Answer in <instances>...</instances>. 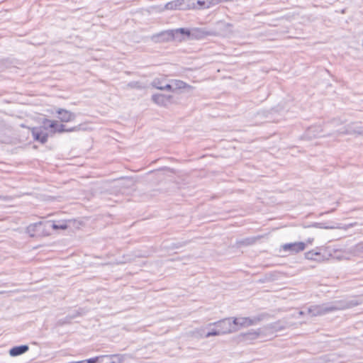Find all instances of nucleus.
Instances as JSON below:
<instances>
[{
	"label": "nucleus",
	"mask_w": 363,
	"mask_h": 363,
	"mask_svg": "<svg viewBox=\"0 0 363 363\" xmlns=\"http://www.w3.org/2000/svg\"><path fill=\"white\" fill-rule=\"evenodd\" d=\"M350 307V304L343 301L326 303L321 305H313L308 308V313L312 316H318L330 312L341 311Z\"/></svg>",
	"instance_id": "1"
},
{
	"label": "nucleus",
	"mask_w": 363,
	"mask_h": 363,
	"mask_svg": "<svg viewBox=\"0 0 363 363\" xmlns=\"http://www.w3.org/2000/svg\"><path fill=\"white\" fill-rule=\"evenodd\" d=\"M179 32L182 37L185 40H201L206 36H215L217 35L216 31L208 30L206 28H179Z\"/></svg>",
	"instance_id": "2"
},
{
	"label": "nucleus",
	"mask_w": 363,
	"mask_h": 363,
	"mask_svg": "<svg viewBox=\"0 0 363 363\" xmlns=\"http://www.w3.org/2000/svg\"><path fill=\"white\" fill-rule=\"evenodd\" d=\"M179 28L165 30L151 35L150 39L155 43H167L170 41H184Z\"/></svg>",
	"instance_id": "3"
},
{
	"label": "nucleus",
	"mask_w": 363,
	"mask_h": 363,
	"mask_svg": "<svg viewBox=\"0 0 363 363\" xmlns=\"http://www.w3.org/2000/svg\"><path fill=\"white\" fill-rule=\"evenodd\" d=\"M43 124H44L45 127L48 128V129L50 130V132L53 134L77 132L82 129L81 125L67 128L65 125L60 123L58 121L50 120L48 118L43 119Z\"/></svg>",
	"instance_id": "4"
},
{
	"label": "nucleus",
	"mask_w": 363,
	"mask_h": 363,
	"mask_svg": "<svg viewBox=\"0 0 363 363\" xmlns=\"http://www.w3.org/2000/svg\"><path fill=\"white\" fill-rule=\"evenodd\" d=\"M212 325L217 327L219 331L222 332V335L236 332V327L233 325L231 318H223L216 322L210 323L208 327Z\"/></svg>",
	"instance_id": "5"
},
{
	"label": "nucleus",
	"mask_w": 363,
	"mask_h": 363,
	"mask_svg": "<svg viewBox=\"0 0 363 363\" xmlns=\"http://www.w3.org/2000/svg\"><path fill=\"white\" fill-rule=\"evenodd\" d=\"M48 228H45V222H38L30 224L26 228V232L32 238L35 236H46L49 235L50 232L47 231Z\"/></svg>",
	"instance_id": "6"
},
{
	"label": "nucleus",
	"mask_w": 363,
	"mask_h": 363,
	"mask_svg": "<svg viewBox=\"0 0 363 363\" xmlns=\"http://www.w3.org/2000/svg\"><path fill=\"white\" fill-rule=\"evenodd\" d=\"M48 128L45 127L44 124L40 126L32 128L31 133L33 140L40 143L41 144H45L48 139Z\"/></svg>",
	"instance_id": "7"
},
{
	"label": "nucleus",
	"mask_w": 363,
	"mask_h": 363,
	"mask_svg": "<svg viewBox=\"0 0 363 363\" xmlns=\"http://www.w3.org/2000/svg\"><path fill=\"white\" fill-rule=\"evenodd\" d=\"M151 99L153 103L162 107H167L175 102L172 95H166L163 94H152Z\"/></svg>",
	"instance_id": "8"
},
{
	"label": "nucleus",
	"mask_w": 363,
	"mask_h": 363,
	"mask_svg": "<svg viewBox=\"0 0 363 363\" xmlns=\"http://www.w3.org/2000/svg\"><path fill=\"white\" fill-rule=\"evenodd\" d=\"M57 118L62 123H68L74 121L77 117L76 113L65 108H58L55 110Z\"/></svg>",
	"instance_id": "9"
},
{
	"label": "nucleus",
	"mask_w": 363,
	"mask_h": 363,
	"mask_svg": "<svg viewBox=\"0 0 363 363\" xmlns=\"http://www.w3.org/2000/svg\"><path fill=\"white\" fill-rule=\"evenodd\" d=\"M306 247V245L303 242H295L284 244L281 246V249L284 252H289L292 254H296L303 251Z\"/></svg>",
	"instance_id": "10"
},
{
	"label": "nucleus",
	"mask_w": 363,
	"mask_h": 363,
	"mask_svg": "<svg viewBox=\"0 0 363 363\" xmlns=\"http://www.w3.org/2000/svg\"><path fill=\"white\" fill-rule=\"evenodd\" d=\"M323 135L321 126L320 125H314L306 129L303 136L308 140H311L312 138H319Z\"/></svg>",
	"instance_id": "11"
},
{
	"label": "nucleus",
	"mask_w": 363,
	"mask_h": 363,
	"mask_svg": "<svg viewBox=\"0 0 363 363\" xmlns=\"http://www.w3.org/2000/svg\"><path fill=\"white\" fill-rule=\"evenodd\" d=\"M45 228L52 229L54 230H66L68 228V225L66 220H60L57 223L51 220H47L45 222Z\"/></svg>",
	"instance_id": "12"
},
{
	"label": "nucleus",
	"mask_w": 363,
	"mask_h": 363,
	"mask_svg": "<svg viewBox=\"0 0 363 363\" xmlns=\"http://www.w3.org/2000/svg\"><path fill=\"white\" fill-rule=\"evenodd\" d=\"M260 333H261L260 329H258L257 330H250L247 333H242L240 335V340L245 341V342L252 341V340L257 339L259 336Z\"/></svg>",
	"instance_id": "13"
},
{
	"label": "nucleus",
	"mask_w": 363,
	"mask_h": 363,
	"mask_svg": "<svg viewBox=\"0 0 363 363\" xmlns=\"http://www.w3.org/2000/svg\"><path fill=\"white\" fill-rule=\"evenodd\" d=\"M29 350V347L27 345H21L11 347L9 350V354L11 357H17L21 355Z\"/></svg>",
	"instance_id": "14"
},
{
	"label": "nucleus",
	"mask_w": 363,
	"mask_h": 363,
	"mask_svg": "<svg viewBox=\"0 0 363 363\" xmlns=\"http://www.w3.org/2000/svg\"><path fill=\"white\" fill-rule=\"evenodd\" d=\"M178 10H189L195 7V0H177Z\"/></svg>",
	"instance_id": "15"
},
{
	"label": "nucleus",
	"mask_w": 363,
	"mask_h": 363,
	"mask_svg": "<svg viewBox=\"0 0 363 363\" xmlns=\"http://www.w3.org/2000/svg\"><path fill=\"white\" fill-rule=\"evenodd\" d=\"M260 238L259 236L248 237L236 241V245L238 247H246L254 245Z\"/></svg>",
	"instance_id": "16"
},
{
	"label": "nucleus",
	"mask_w": 363,
	"mask_h": 363,
	"mask_svg": "<svg viewBox=\"0 0 363 363\" xmlns=\"http://www.w3.org/2000/svg\"><path fill=\"white\" fill-rule=\"evenodd\" d=\"M199 334L201 336L208 338L211 336H218L222 335V332L219 331L217 327L208 330L206 332V329H201L199 331Z\"/></svg>",
	"instance_id": "17"
},
{
	"label": "nucleus",
	"mask_w": 363,
	"mask_h": 363,
	"mask_svg": "<svg viewBox=\"0 0 363 363\" xmlns=\"http://www.w3.org/2000/svg\"><path fill=\"white\" fill-rule=\"evenodd\" d=\"M305 258L308 260L320 261L323 259L321 254L315 250H310L305 253Z\"/></svg>",
	"instance_id": "18"
},
{
	"label": "nucleus",
	"mask_w": 363,
	"mask_h": 363,
	"mask_svg": "<svg viewBox=\"0 0 363 363\" xmlns=\"http://www.w3.org/2000/svg\"><path fill=\"white\" fill-rule=\"evenodd\" d=\"M233 325L236 327V331L240 328L246 327L247 317L231 318Z\"/></svg>",
	"instance_id": "19"
},
{
	"label": "nucleus",
	"mask_w": 363,
	"mask_h": 363,
	"mask_svg": "<svg viewBox=\"0 0 363 363\" xmlns=\"http://www.w3.org/2000/svg\"><path fill=\"white\" fill-rule=\"evenodd\" d=\"M264 316V315L261 314V315H259L257 316H255L252 318L247 317L246 327L256 325L257 323H258L259 322H260L261 320H263Z\"/></svg>",
	"instance_id": "20"
},
{
	"label": "nucleus",
	"mask_w": 363,
	"mask_h": 363,
	"mask_svg": "<svg viewBox=\"0 0 363 363\" xmlns=\"http://www.w3.org/2000/svg\"><path fill=\"white\" fill-rule=\"evenodd\" d=\"M172 82V84L174 85V91L176 90L184 89L187 86H189L186 82H184L182 80L174 79Z\"/></svg>",
	"instance_id": "21"
},
{
	"label": "nucleus",
	"mask_w": 363,
	"mask_h": 363,
	"mask_svg": "<svg viewBox=\"0 0 363 363\" xmlns=\"http://www.w3.org/2000/svg\"><path fill=\"white\" fill-rule=\"evenodd\" d=\"M125 354H111L112 363H122L124 361Z\"/></svg>",
	"instance_id": "22"
},
{
	"label": "nucleus",
	"mask_w": 363,
	"mask_h": 363,
	"mask_svg": "<svg viewBox=\"0 0 363 363\" xmlns=\"http://www.w3.org/2000/svg\"><path fill=\"white\" fill-rule=\"evenodd\" d=\"M84 310L82 308H79L77 310H74L71 311L67 315L71 318L72 320L77 317L82 315Z\"/></svg>",
	"instance_id": "23"
},
{
	"label": "nucleus",
	"mask_w": 363,
	"mask_h": 363,
	"mask_svg": "<svg viewBox=\"0 0 363 363\" xmlns=\"http://www.w3.org/2000/svg\"><path fill=\"white\" fill-rule=\"evenodd\" d=\"M164 7L167 10H178L177 0L167 3Z\"/></svg>",
	"instance_id": "24"
},
{
	"label": "nucleus",
	"mask_w": 363,
	"mask_h": 363,
	"mask_svg": "<svg viewBox=\"0 0 363 363\" xmlns=\"http://www.w3.org/2000/svg\"><path fill=\"white\" fill-rule=\"evenodd\" d=\"M71 322H72L71 318L68 315H67L65 318L58 320L57 324L59 325H66V324H69V323H71Z\"/></svg>",
	"instance_id": "25"
},
{
	"label": "nucleus",
	"mask_w": 363,
	"mask_h": 363,
	"mask_svg": "<svg viewBox=\"0 0 363 363\" xmlns=\"http://www.w3.org/2000/svg\"><path fill=\"white\" fill-rule=\"evenodd\" d=\"M159 90H165L170 92H174V85L172 84H165L164 86H158Z\"/></svg>",
	"instance_id": "26"
},
{
	"label": "nucleus",
	"mask_w": 363,
	"mask_h": 363,
	"mask_svg": "<svg viewBox=\"0 0 363 363\" xmlns=\"http://www.w3.org/2000/svg\"><path fill=\"white\" fill-rule=\"evenodd\" d=\"M152 87L158 89V86H164V82L160 79H155L152 82Z\"/></svg>",
	"instance_id": "27"
},
{
	"label": "nucleus",
	"mask_w": 363,
	"mask_h": 363,
	"mask_svg": "<svg viewBox=\"0 0 363 363\" xmlns=\"http://www.w3.org/2000/svg\"><path fill=\"white\" fill-rule=\"evenodd\" d=\"M99 363H112L111 359V354L100 355Z\"/></svg>",
	"instance_id": "28"
},
{
	"label": "nucleus",
	"mask_w": 363,
	"mask_h": 363,
	"mask_svg": "<svg viewBox=\"0 0 363 363\" xmlns=\"http://www.w3.org/2000/svg\"><path fill=\"white\" fill-rule=\"evenodd\" d=\"M216 25L220 28H223L224 30H226L228 27L231 26V24L226 23L223 21H219L216 23Z\"/></svg>",
	"instance_id": "29"
},
{
	"label": "nucleus",
	"mask_w": 363,
	"mask_h": 363,
	"mask_svg": "<svg viewBox=\"0 0 363 363\" xmlns=\"http://www.w3.org/2000/svg\"><path fill=\"white\" fill-rule=\"evenodd\" d=\"M85 363H99L100 356H96L84 360Z\"/></svg>",
	"instance_id": "30"
},
{
	"label": "nucleus",
	"mask_w": 363,
	"mask_h": 363,
	"mask_svg": "<svg viewBox=\"0 0 363 363\" xmlns=\"http://www.w3.org/2000/svg\"><path fill=\"white\" fill-rule=\"evenodd\" d=\"M354 251L355 252L362 253L363 252V241L357 243L354 247Z\"/></svg>",
	"instance_id": "31"
},
{
	"label": "nucleus",
	"mask_w": 363,
	"mask_h": 363,
	"mask_svg": "<svg viewBox=\"0 0 363 363\" xmlns=\"http://www.w3.org/2000/svg\"><path fill=\"white\" fill-rule=\"evenodd\" d=\"M196 4L199 6V9H208V4H206L204 0H197Z\"/></svg>",
	"instance_id": "32"
},
{
	"label": "nucleus",
	"mask_w": 363,
	"mask_h": 363,
	"mask_svg": "<svg viewBox=\"0 0 363 363\" xmlns=\"http://www.w3.org/2000/svg\"><path fill=\"white\" fill-rule=\"evenodd\" d=\"M204 1H205L206 4H208V8L220 3V0H204Z\"/></svg>",
	"instance_id": "33"
},
{
	"label": "nucleus",
	"mask_w": 363,
	"mask_h": 363,
	"mask_svg": "<svg viewBox=\"0 0 363 363\" xmlns=\"http://www.w3.org/2000/svg\"><path fill=\"white\" fill-rule=\"evenodd\" d=\"M312 226L315 227V228H325V229L332 228L331 227L325 226V223H314L312 225Z\"/></svg>",
	"instance_id": "34"
},
{
	"label": "nucleus",
	"mask_w": 363,
	"mask_h": 363,
	"mask_svg": "<svg viewBox=\"0 0 363 363\" xmlns=\"http://www.w3.org/2000/svg\"><path fill=\"white\" fill-rule=\"evenodd\" d=\"M272 328H278L279 330H282V329L284 328V327H283V326H279V327L273 326Z\"/></svg>",
	"instance_id": "35"
},
{
	"label": "nucleus",
	"mask_w": 363,
	"mask_h": 363,
	"mask_svg": "<svg viewBox=\"0 0 363 363\" xmlns=\"http://www.w3.org/2000/svg\"><path fill=\"white\" fill-rule=\"evenodd\" d=\"M313 238H308V243H311L313 242Z\"/></svg>",
	"instance_id": "36"
},
{
	"label": "nucleus",
	"mask_w": 363,
	"mask_h": 363,
	"mask_svg": "<svg viewBox=\"0 0 363 363\" xmlns=\"http://www.w3.org/2000/svg\"><path fill=\"white\" fill-rule=\"evenodd\" d=\"M75 363H85L84 360L75 362Z\"/></svg>",
	"instance_id": "37"
},
{
	"label": "nucleus",
	"mask_w": 363,
	"mask_h": 363,
	"mask_svg": "<svg viewBox=\"0 0 363 363\" xmlns=\"http://www.w3.org/2000/svg\"><path fill=\"white\" fill-rule=\"evenodd\" d=\"M303 313H303V311H299V314H300V315H303Z\"/></svg>",
	"instance_id": "38"
}]
</instances>
